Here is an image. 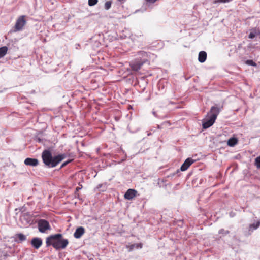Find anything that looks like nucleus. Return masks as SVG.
I'll list each match as a JSON object with an SVG mask.
<instances>
[{
    "mask_svg": "<svg viewBox=\"0 0 260 260\" xmlns=\"http://www.w3.org/2000/svg\"><path fill=\"white\" fill-rule=\"evenodd\" d=\"M255 165L257 168H260V156L255 159Z\"/></svg>",
    "mask_w": 260,
    "mask_h": 260,
    "instance_id": "aec40b11",
    "label": "nucleus"
},
{
    "mask_svg": "<svg viewBox=\"0 0 260 260\" xmlns=\"http://www.w3.org/2000/svg\"><path fill=\"white\" fill-rule=\"evenodd\" d=\"M260 225V222L258 221L255 223L251 224L249 225V231H253V230H256L257 229Z\"/></svg>",
    "mask_w": 260,
    "mask_h": 260,
    "instance_id": "dca6fc26",
    "label": "nucleus"
},
{
    "mask_svg": "<svg viewBox=\"0 0 260 260\" xmlns=\"http://www.w3.org/2000/svg\"><path fill=\"white\" fill-rule=\"evenodd\" d=\"M219 234H227L229 233V231H225L224 229H221L219 231Z\"/></svg>",
    "mask_w": 260,
    "mask_h": 260,
    "instance_id": "b1692460",
    "label": "nucleus"
},
{
    "mask_svg": "<svg viewBox=\"0 0 260 260\" xmlns=\"http://www.w3.org/2000/svg\"><path fill=\"white\" fill-rule=\"evenodd\" d=\"M254 32H251L249 35V38L253 39L257 35V30L255 28L253 30Z\"/></svg>",
    "mask_w": 260,
    "mask_h": 260,
    "instance_id": "a211bd4d",
    "label": "nucleus"
},
{
    "mask_svg": "<svg viewBox=\"0 0 260 260\" xmlns=\"http://www.w3.org/2000/svg\"><path fill=\"white\" fill-rule=\"evenodd\" d=\"M220 110V108L217 106L211 107L210 112L207 114L208 118L203 120L202 126L204 129H207L214 124Z\"/></svg>",
    "mask_w": 260,
    "mask_h": 260,
    "instance_id": "7ed1b4c3",
    "label": "nucleus"
},
{
    "mask_svg": "<svg viewBox=\"0 0 260 260\" xmlns=\"http://www.w3.org/2000/svg\"><path fill=\"white\" fill-rule=\"evenodd\" d=\"M71 161V160H68V161H67L64 162H63L61 166V168H62L63 167H64L65 166H66L67 164H68Z\"/></svg>",
    "mask_w": 260,
    "mask_h": 260,
    "instance_id": "393cba45",
    "label": "nucleus"
},
{
    "mask_svg": "<svg viewBox=\"0 0 260 260\" xmlns=\"http://www.w3.org/2000/svg\"><path fill=\"white\" fill-rule=\"evenodd\" d=\"M257 35H259V38H260V30L259 29H257Z\"/></svg>",
    "mask_w": 260,
    "mask_h": 260,
    "instance_id": "cd10ccee",
    "label": "nucleus"
},
{
    "mask_svg": "<svg viewBox=\"0 0 260 260\" xmlns=\"http://www.w3.org/2000/svg\"><path fill=\"white\" fill-rule=\"evenodd\" d=\"M16 237L18 239V242H22L26 240V236L23 234L19 233L16 235Z\"/></svg>",
    "mask_w": 260,
    "mask_h": 260,
    "instance_id": "f3484780",
    "label": "nucleus"
},
{
    "mask_svg": "<svg viewBox=\"0 0 260 260\" xmlns=\"http://www.w3.org/2000/svg\"><path fill=\"white\" fill-rule=\"evenodd\" d=\"M138 55L139 56V59H142L144 58H146L148 59V54L147 52L141 51L138 52Z\"/></svg>",
    "mask_w": 260,
    "mask_h": 260,
    "instance_id": "2eb2a0df",
    "label": "nucleus"
},
{
    "mask_svg": "<svg viewBox=\"0 0 260 260\" xmlns=\"http://www.w3.org/2000/svg\"><path fill=\"white\" fill-rule=\"evenodd\" d=\"M38 229L41 233H45L47 230L51 229L49 222L45 219H40L38 221Z\"/></svg>",
    "mask_w": 260,
    "mask_h": 260,
    "instance_id": "423d86ee",
    "label": "nucleus"
},
{
    "mask_svg": "<svg viewBox=\"0 0 260 260\" xmlns=\"http://www.w3.org/2000/svg\"><path fill=\"white\" fill-rule=\"evenodd\" d=\"M238 142L237 139L235 138H231L228 141V145L230 146H234Z\"/></svg>",
    "mask_w": 260,
    "mask_h": 260,
    "instance_id": "4468645a",
    "label": "nucleus"
},
{
    "mask_svg": "<svg viewBox=\"0 0 260 260\" xmlns=\"http://www.w3.org/2000/svg\"><path fill=\"white\" fill-rule=\"evenodd\" d=\"M66 157L64 154L52 156L50 151L45 150L42 153V158L45 166L49 168L56 167L60 162Z\"/></svg>",
    "mask_w": 260,
    "mask_h": 260,
    "instance_id": "f03ea898",
    "label": "nucleus"
},
{
    "mask_svg": "<svg viewBox=\"0 0 260 260\" xmlns=\"http://www.w3.org/2000/svg\"><path fill=\"white\" fill-rule=\"evenodd\" d=\"M137 194V190L133 189H128L124 194V198L127 200H132L135 198Z\"/></svg>",
    "mask_w": 260,
    "mask_h": 260,
    "instance_id": "0eeeda50",
    "label": "nucleus"
},
{
    "mask_svg": "<svg viewBox=\"0 0 260 260\" xmlns=\"http://www.w3.org/2000/svg\"><path fill=\"white\" fill-rule=\"evenodd\" d=\"M98 0H88V5L90 6H92L96 5L98 3Z\"/></svg>",
    "mask_w": 260,
    "mask_h": 260,
    "instance_id": "4be33fe9",
    "label": "nucleus"
},
{
    "mask_svg": "<svg viewBox=\"0 0 260 260\" xmlns=\"http://www.w3.org/2000/svg\"><path fill=\"white\" fill-rule=\"evenodd\" d=\"M46 246L52 245L56 250L63 249L69 244L68 240L62 238V235L56 234L49 236L46 240Z\"/></svg>",
    "mask_w": 260,
    "mask_h": 260,
    "instance_id": "f257e3e1",
    "label": "nucleus"
},
{
    "mask_svg": "<svg viewBox=\"0 0 260 260\" xmlns=\"http://www.w3.org/2000/svg\"><path fill=\"white\" fill-rule=\"evenodd\" d=\"M85 229L82 226L78 227L76 229L75 233H74V236L77 239L80 238L81 236L84 234Z\"/></svg>",
    "mask_w": 260,
    "mask_h": 260,
    "instance_id": "9b49d317",
    "label": "nucleus"
},
{
    "mask_svg": "<svg viewBox=\"0 0 260 260\" xmlns=\"http://www.w3.org/2000/svg\"><path fill=\"white\" fill-rule=\"evenodd\" d=\"M24 164L26 166L36 167L39 165V160L36 158H27L24 160Z\"/></svg>",
    "mask_w": 260,
    "mask_h": 260,
    "instance_id": "9d476101",
    "label": "nucleus"
},
{
    "mask_svg": "<svg viewBox=\"0 0 260 260\" xmlns=\"http://www.w3.org/2000/svg\"><path fill=\"white\" fill-rule=\"evenodd\" d=\"M8 47L6 46H3L0 48V58L4 57L8 51Z\"/></svg>",
    "mask_w": 260,
    "mask_h": 260,
    "instance_id": "ddd939ff",
    "label": "nucleus"
},
{
    "mask_svg": "<svg viewBox=\"0 0 260 260\" xmlns=\"http://www.w3.org/2000/svg\"><path fill=\"white\" fill-rule=\"evenodd\" d=\"M75 47H76V48L77 49H78L79 48V47H80V44H76L75 45Z\"/></svg>",
    "mask_w": 260,
    "mask_h": 260,
    "instance_id": "a878e982",
    "label": "nucleus"
},
{
    "mask_svg": "<svg viewBox=\"0 0 260 260\" xmlns=\"http://www.w3.org/2000/svg\"><path fill=\"white\" fill-rule=\"evenodd\" d=\"M147 61L148 59L146 58H144L142 59L137 58L131 62L130 66L133 71H138L141 68V67Z\"/></svg>",
    "mask_w": 260,
    "mask_h": 260,
    "instance_id": "20e7f679",
    "label": "nucleus"
},
{
    "mask_svg": "<svg viewBox=\"0 0 260 260\" xmlns=\"http://www.w3.org/2000/svg\"><path fill=\"white\" fill-rule=\"evenodd\" d=\"M25 18V16L22 15L17 19L15 25L14 26L15 31H20L22 29L23 27L26 23Z\"/></svg>",
    "mask_w": 260,
    "mask_h": 260,
    "instance_id": "39448f33",
    "label": "nucleus"
},
{
    "mask_svg": "<svg viewBox=\"0 0 260 260\" xmlns=\"http://www.w3.org/2000/svg\"><path fill=\"white\" fill-rule=\"evenodd\" d=\"M246 64L248 65H250L253 67H255L256 64L255 62H254L252 60H247L246 61Z\"/></svg>",
    "mask_w": 260,
    "mask_h": 260,
    "instance_id": "412c9836",
    "label": "nucleus"
},
{
    "mask_svg": "<svg viewBox=\"0 0 260 260\" xmlns=\"http://www.w3.org/2000/svg\"><path fill=\"white\" fill-rule=\"evenodd\" d=\"M194 162V160L192 159L191 158H188L186 159L184 163L182 165L180 168V170L182 171H186L189 166L192 165Z\"/></svg>",
    "mask_w": 260,
    "mask_h": 260,
    "instance_id": "6e6552de",
    "label": "nucleus"
},
{
    "mask_svg": "<svg viewBox=\"0 0 260 260\" xmlns=\"http://www.w3.org/2000/svg\"><path fill=\"white\" fill-rule=\"evenodd\" d=\"M136 246L137 248H141L142 247V244L141 243L140 244H134L131 246V249H132L133 247H135Z\"/></svg>",
    "mask_w": 260,
    "mask_h": 260,
    "instance_id": "5701e85b",
    "label": "nucleus"
},
{
    "mask_svg": "<svg viewBox=\"0 0 260 260\" xmlns=\"http://www.w3.org/2000/svg\"><path fill=\"white\" fill-rule=\"evenodd\" d=\"M112 3L111 1H107L105 3L104 7L106 10H109L111 7Z\"/></svg>",
    "mask_w": 260,
    "mask_h": 260,
    "instance_id": "6ab92c4d",
    "label": "nucleus"
},
{
    "mask_svg": "<svg viewBox=\"0 0 260 260\" xmlns=\"http://www.w3.org/2000/svg\"><path fill=\"white\" fill-rule=\"evenodd\" d=\"M31 244L35 249H39L42 245V240L40 238H34L31 239Z\"/></svg>",
    "mask_w": 260,
    "mask_h": 260,
    "instance_id": "1a4fd4ad",
    "label": "nucleus"
},
{
    "mask_svg": "<svg viewBox=\"0 0 260 260\" xmlns=\"http://www.w3.org/2000/svg\"><path fill=\"white\" fill-rule=\"evenodd\" d=\"M153 113L154 115H156V113H155V112H153Z\"/></svg>",
    "mask_w": 260,
    "mask_h": 260,
    "instance_id": "c85d7f7f",
    "label": "nucleus"
},
{
    "mask_svg": "<svg viewBox=\"0 0 260 260\" xmlns=\"http://www.w3.org/2000/svg\"><path fill=\"white\" fill-rule=\"evenodd\" d=\"M207 58V53L205 51H201L199 53L198 60L201 62L203 63L205 61Z\"/></svg>",
    "mask_w": 260,
    "mask_h": 260,
    "instance_id": "f8f14e48",
    "label": "nucleus"
},
{
    "mask_svg": "<svg viewBox=\"0 0 260 260\" xmlns=\"http://www.w3.org/2000/svg\"><path fill=\"white\" fill-rule=\"evenodd\" d=\"M82 188V185H81V187H77L76 188V191H78L80 189H81Z\"/></svg>",
    "mask_w": 260,
    "mask_h": 260,
    "instance_id": "bb28decb",
    "label": "nucleus"
}]
</instances>
